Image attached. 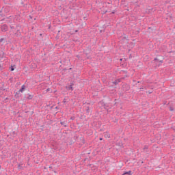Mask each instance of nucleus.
I'll list each match as a JSON object with an SVG mask.
<instances>
[{
  "mask_svg": "<svg viewBox=\"0 0 175 175\" xmlns=\"http://www.w3.org/2000/svg\"><path fill=\"white\" fill-rule=\"evenodd\" d=\"M1 31H3V32H6V31H8V25H3L1 26Z\"/></svg>",
  "mask_w": 175,
  "mask_h": 175,
  "instance_id": "f257e3e1",
  "label": "nucleus"
},
{
  "mask_svg": "<svg viewBox=\"0 0 175 175\" xmlns=\"http://www.w3.org/2000/svg\"><path fill=\"white\" fill-rule=\"evenodd\" d=\"M105 137H106V139H110V134H109V133H105Z\"/></svg>",
  "mask_w": 175,
  "mask_h": 175,
  "instance_id": "f03ea898",
  "label": "nucleus"
},
{
  "mask_svg": "<svg viewBox=\"0 0 175 175\" xmlns=\"http://www.w3.org/2000/svg\"><path fill=\"white\" fill-rule=\"evenodd\" d=\"M24 90H25V85H22V88H21V89L20 90V92H23V91H24Z\"/></svg>",
  "mask_w": 175,
  "mask_h": 175,
  "instance_id": "7ed1b4c3",
  "label": "nucleus"
},
{
  "mask_svg": "<svg viewBox=\"0 0 175 175\" xmlns=\"http://www.w3.org/2000/svg\"><path fill=\"white\" fill-rule=\"evenodd\" d=\"M68 90H71V91H73V87L72 85H70L68 88H67Z\"/></svg>",
  "mask_w": 175,
  "mask_h": 175,
  "instance_id": "20e7f679",
  "label": "nucleus"
},
{
  "mask_svg": "<svg viewBox=\"0 0 175 175\" xmlns=\"http://www.w3.org/2000/svg\"><path fill=\"white\" fill-rule=\"evenodd\" d=\"M131 171H129V172H124L122 175H125V174L131 175Z\"/></svg>",
  "mask_w": 175,
  "mask_h": 175,
  "instance_id": "39448f33",
  "label": "nucleus"
},
{
  "mask_svg": "<svg viewBox=\"0 0 175 175\" xmlns=\"http://www.w3.org/2000/svg\"><path fill=\"white\" fill-rule=\"evenodd\" d=\"M5 42V39L4 38H1L0 40V43H4Z\"/></svg>",
  "mask_w": 175,
  "mask_h": 175,
  "instance_id": "423d86ee",
  "label": "nucleus"
},
{
  "mask_svg": "<svg viewBox=\"0 0 175 175\" xmlns=\"http://www.w3.org/2000/svg\"><path fill=\"white\" fill-rule=\"evenodd\" d=\"M14 70V68L13 67L11 68V71L13 72Z\"/></svg>",
  "mask_w": 175,
  "mask_h": 175,
  "instance_id": "0eeeda50",
  "label": "nucleus"
},
{
  "mask_svg": "<svg viewBox=\"0 0 175 175\" xmlns=\"http://www.w3.org/2000/svg\"><path fill=\"white\" fill-rule=\"evenodd\" d=\"M49 91H50V89H49V88H48V89L46 90V92H49Z\"/></svg>",
  "mask_w": 175,
  "mask_h": 175,
  "instance_id": "6e6552de",
  "label": "nucleus"
},
{
  "mask_svg": "<svg viewBox=\"0 0 175 175\" xmlns=\"http://www.w3.org/2000/svg\"><path fill=\"white\" fill-rule=\"evenodd\" d=\"M100 140H102V138H100Z\"/></svg>",
  "mask_w": 175,
  "mask_h": 175,
  "instance_id": "1a4fd4ad",
  "label": "nucleus"
}]
</instances>
